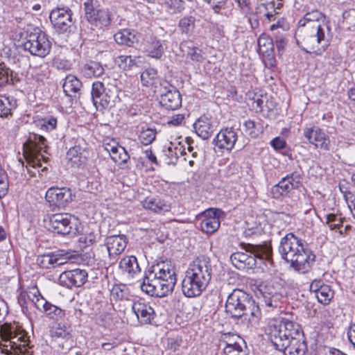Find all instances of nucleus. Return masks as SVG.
I'll return each instance as SVG.
<instances>
[{
	"label": "nucleus",
	"mask_w": 355,
	"mask_h": 355,
	"mask_svg": "<svg viewBox=\"0 0 355 355\" xmlns=\"http://www.w3.org/2000/svg\"><path fill=\"white\" fill-rule=\"evenodd\" d=\"M156 76V70L152 68L147 69L141 73V81L144 85L149 86L154 83Z\"/></svg>",
	"instance_id": "46"
},
{
	"label": "nucleus",
	"mask_w": 355,
	"mask_h": 355,
	"mask_svg": "<svg viewBox=\"0 0 355 355\" xmlns=\"http://www.w3.org/2000/svg\"><path fill=\"white\" fill-rule=\"evenodd\" d=\"M112 299L118 300H128L130 296V291L125 284H115L110 291Z\"/></svg>",
	"instance_id": "41"
},
{
	"label": "nucleus",
	"mask_w": 355,
	"mask_h": 355,
	"mask_svg": "<svg viewBox=\"0 0 355 355\" xmlns=\"http://www.w3.org/2000/svg\"><path fill=\"white\" fill-rule=\"evenodd\" d=\"M50 302H47L45 299H44L42 297H37L36 301L35 302V305L37 307V309L42 310L43 309V311H46V309H47V304H49Z\"/></svg>",
	"instance_id": "63"
},
{
	"label": "nucleus",
	"mask_w": 355,
	"mask_h": 355,
	"mask_svg": "<svg viewBox=\"0 0 355 355\" xmlns=\"http://www.w3.org/2000/svg\"><path fill=\"white\" fill-rule=\"evenodd\" d=\"M257 13L259 14L261 17H265L268 21H271L275 20V15L277 13L276 10L275 11H270L269 10V7L258 5L257 6Z\"/></svg>",
	"instance_id": "51"
},
{
	"label": "nucleus",
	"mask_w": 355,
	"mask_h": 355,
	"mask_svg": "<svg viewBox=\"0 0 355 355\" xmlns=\"http://www.w3.org/2000/svg\"><path fill=\"white\" fill-rule=\"evenodd\" d=\"M9 183L8 179H0V198L6 195Z\"/></svg>",
	"instance_id": "64"
},
{
	"label": "nucleus",
	"mask_w": 355,
	"mask_h": 355,
	"mask_svg": "<svg viewBox=\"0 0 355 355\" xmlns=\"http://www.w3.org/2000/svg\"><path fill=\"white\" fill-rule=\"evenodd\" d=\"M239 341L227 343L223 349L225 355H248L245 341L239 338Z\"/></svg>",
	"instance_id": "31"
},
{
	"label": "nucleus",
	"mask_w": 355,
	"mask_h": 355,
	"mask_svg": "<svg viewBox=\"0 0 355 355\" xmlns=\"http://www.w3.org/2000/svg\"><path fill=\"white\" fill-rule=\"evenodd\" d=\"M212 275V266L208 257L194 259L186 271L182 282V291L187 297H198L208 286Z\"/></svg>",
	"instance_id": "3"
},
{
	"label": "nucleus",
	"mask_w": 355,
	"mask_h": 355,
	"mask_svg": "<svg viewBox=\"0 0 355 355\" xmlns=\"http://www.w3.org/2000/svg\"><path fill=\"white\" fill-rule=\"evenodd\" d=\"M68 259L69 257L67 254L60 252H53L39 255L36 261L41 268L50 269L67 263Z\"/></svg>",
	"instance_id": "21"
},
{
	"label": "nucleus",
	"mask_w": 355,
	"mask_h": 355,
	"mask_svg": "<svg viewBox=\"0 0 355 355\" xmlns=\"http://www.w3.org/2000/svg\"><path fill=\"white\" fill-rule=\"evenodd\" d=\"M103 66L97 62L91 61L84 64L82 72L87 77H99L104 73Z\"/></svg>",
	"instance_id": "38"
},
{
	"label": "nucleus",
	"mask_w": 355,
	"mask_h": 355,
	"mask_svg": "<svg viewBox=\"0 0 355 355\" xmlns=\"http://www.w3.org/2000/svg\"><path fill=\"white\" fill-rule=\"evenodd\" d=\"M92 98L96 109L106 108L114 103L115 92L105 88L101 82L97 81L92 85Z\"/></svg>",
	"instance_id": "15"
},
{
	"label": "nucleus",
	"mask_w": 355,
	"mask_h": 355,
	"mask_svg": "<svg viewBox=\"0 0 355 355\" xmlns=\"http://www.w3.org/2000/svg\"><path fill=\"white\" fill-rule=\"evenodd\" d=\"M81 86V82L73 75H68L62 85L64 92L70 97H76Z\"/></svg>",
	"instance_id": "29"
},
{
	"label": "nucleus",
	"mask_w": 355,
	"mask_h": 355,
	"mask_svg": "<svg viewBox=\"0 0 355 355\" xmlns=\"http://www.w3.org/2000/svg\"><path fill=\"white\" fill-rule=\"evenodd\" d=\"M245 132L252 138H257L261 133L259 128H257L254 121L252 120L246 121L244 124Z\"/></svg>",
	"instance_id": "50"
},
{
	"label": "nucleus",
	"mask_w": 355,
	"mask_h": 355,
	"mask_svg": "<svg viewBox=\"0 0 355 355\" xmlns=\"http://www.w3.org/2000/svg\"><path fill=\"white\" fill-rule=\"evenodd\" d=\"M223 214L219 209H209L205 212V218L200 223L201 230L207 234L215 232L220 227V217Z\"/></svg>",
	"instance_id": "23"
},
{
	"label": "nucleus",
	"mask_w": 355,
	"mask_h": 355,
	"mask_svg": "<svg viewBox=\"0 0 355 355\" xmlns=\"http://www.w3.org/2000/svg\"><path fill=\"white\" fill-rule=\"evenodd\" d=\"M125 157H121L122 155H121V153L119 154V150H114L112 153H110V156L111 157V159L116 163L124 164L129 159V155L125 150V149L123 148V153Z\"/></svg>",
	"instance_id": "53"
},
{
	"label": "nucleus",
	"mask_w": 355,
	"mask_h": 355,
	"mask_svg": "<svg viewBox=\"0 0 355 355\" xmlns=\"http://www.w3.org/2000/svg\"><path fill=\"white\" fill-rule=\"evenodd\" d=\"M56 125L57 119L52 116L44 119L43 123L41 124L42 127L45 128L49 131L54 130L56 128Z\"/></svg>",
	"instance_id": "57"
},
{
	"label": "nucleus",
	"mask_w": 355,
	"mask_h": 355,
	"mask_svg": "<svg viewBox=\"0 0 355 355\" xmlns=\"http://www.w3.org/2000/svg\"><path fill=\"white\" fill-rule=\"evenodd\" d=\"M141 204L145 209L159 214L168 212L171 208L170 202L158 196H148L141 202Z\"/></svg>",
	"instance_id": "24"
},
{
	"label": "nucleus",
	"mask_w": 355,
	"mask_h": 355,
	"mask_svg": "<svg viewBox=\"0 0 355 355\" xmlns=\"http://www.w3.org/2000/svg\"><path fill=\"white\" fill-rule=\"evenodd\" d=\"M196 19L192 15H186L180 19L178 28L182 35L191 36L196 28Z\"/></svg>",
	"instance_id": "28"
},
{
	"label": "nucleus",
	"mask_w": 355,
	"mask_h": 355,
	"mask_svg": "<svg viewBox=\"0 0 355 355\" xmlns=\"http://www.w3.org/2000/svg\"><path fill=\"white\" fill-rule=\"evenodd\" d=\"M342 62V57L337 52L331 53L329 56V64L334 67L339 66Z\"/></svg>",
	"instance_id": "58"
},
{
	"label": "nucleus",
	"mask_w": 355,
	"mask_h": 355,
	"mask_svg": "<svg viewBox=\"0 0 355 355\" xmlns=\"http://www.w3.org/2000/svg\"><path fill=\"white\" fill-rule=\"evenodd\" d=\"M237 139V131L234 128H226L216 135L214 143L218 148L229 151L234 148Z\"/></svg>",
	"instance_id": "19"
},
{
	"label": "nucleus",
	"mask_w": 355,
	"mask_h": 355,
	"mask_svg": "<svg viewBox=\"0 0 355 355\" xmlns=\"http://www.w3.org/2000/svg\"><path fill=\"white\" fill-rule=\"evenodd\" d=\"M158 92L159 103L166 110H175L182 105V96L180 92L166 80L159 81Z\"/></svg>",
	"instance_id": "13"
},
{
	"label": "nucleus",
	"mask_w": 355,
	"mask_h": 355,
	"mask_svg": "<svg viewBox=\"0 0 355 355\" xmlns=\"http://www.w3.org/2000/svg\"><path fill=\"white\" fill-rule=\"evenodd\" d=\"M279 252L291 267L301 273L308 272L315 261V255L292 233L281 239Z\"/></svg>",
	"instance_id": "2"
},
{
	"label": "nucleus",
	"mask_w": 355,
	"mask_h": 355,
	"mask_svg": "<svg viewBox=\"0 0 355 355\" xmlns=\"http://www.w3.org/2000/svg\"><path fill=\"white\" fill-rule=\"evenodd\" d=\"M326 223L331 230H340L343 226V219L337 217L334 214H329L326 216Z\"/></svg>",
	"instance_id": "48"
},
{
	"label": "nucleus",
	"mask_w": 355,
	"mask_h": 355,
	"mask_svg": "<svg viewBox=\"0 0 355 355\" xmlns=\"http://www.w3.org/2000/svg\"><path fill=\"white\" fill-rule=\"evenodd\" d=\"M331 28L328 23H322L316 26H308V28H297L295 35L304 46L307 52L324 51L328 46L331 38Z\"/></svg>",
	"instance_id": "6"
},
{
	"label": "nucleus",
	"mask_w": 355,
	"mask_h": 355,
	"mask_svg": "<svg viewBox=\"0 0 355 355\" xmlns=\"http://www.w3.org/2000/svg\"><path fill=\"white\" fill-rule=\"evenodd\" d=\"M157 131L154 128L143 129L139 136V141L144 145L152 144L156 138Z\"/></svg>",
	"instance_id": "44"
},
{
	"label": "nucleus",
	"mask_w": 355,
	"mask_h": 355,
	"mask_svg": "<svg viewBox=\"0 0 355 355\" xmlns=\"http://www.w3.org/2000/svg\"><path fill=\"white\" fill-rule=\"evenodd\" d=\"M71 191L66 187H51L46 193V200L52 206H64L71 200Z\"/></svg>",
	"instance_id": "20"
},
{
	"label": "nucleus",
	"mask_w": 355,
	"mask_h": 355,
	"mask_svg": "<svg viewBox=\"0 0 355 355\" xmlns=\"http://www.w3.org/2000/svg\"><path fill=\"white\" fill-rule=\"evenodd\" d=\"M119 268L123 272H126L131 276L140 272L137 259L135 256L123 257L119 263Z\"/></svg>",
	"instance_id": "30"
},
{
	"label": "nucleus",
	"mask_w": 355,
	"mask_h": 355,
	"mask_svg": "<svg viewBox=\"0 0 355 355\" xmlns=\"http://www.w3.org/2000/svg\"><path fill=\"white\" fill-rule=\"evenodd\" d=\"M277 184L281 191H283L284 193H288L295 187L294 184L291 181V179H282Z\"/></svg>",
	"instance_id": "54"
},
{
	"label": "nucleus",
	"mask_w": 355,
	"mask_h": 355,
	"mask_svg": "<svg viewBox=\"0 0 355 355\" xmlns=\"http://www.w3.org/2000/svg\"><path fill=\"white\" fill-rule=\"evenodd\" d=\"M103 146L110 155L114 150H119V154L122 155V158L125 157L123 153V147L119 145V144L114 139H106L104 141Z\"/></svg>",
	"instance_id": "49"
},
{
	"label": "nucleus",
	"mask_w": 355,
	"mask_h": 355,
	"mask_svg": "<svg viewBox=\"0 0 355 355\" xmlns=\"http://www.w3.org/2000/svg\"><path fill=\"white\" fill-rule=\"evenodd\" d=\"M184 3L182 0H173L168 11L173 13L181 12L184 9Z\"/></svg>",
	"instance_id": "56"
},
{
	"label": "nucleus",
	"mask_w": 355,
	"mask_h": 355,
	"mask_svg": "<svg viewBox=\"0 0 355 355\" xmlns=\"http://www.w3.org/2000/svg\"><path fill=\"white\" fill-rule=\"evenodd\" d=\"M100 238L101 236L98 234L92 232L85 236V242L87 245H92L96 243Z\"/></svg>",
	"instance_id": "62"
},
{
	"label": "nucleus",
	"mask_w": 355,
	"mask_h": 355,
	"mask_svg": "<svg viewBox=\"0 0 355 355\" xmlns=\"http://www.w3.org/2000/svg\"><path fill=\"white\" fill-rule=\"evenodd\" d=\"M268 336L275 349L284 355H305L307 352L301 326L288 318L272 319L268 323Z\"/></svg>",
	"instance_id": "1"
},
{
	"label": "nucleus",
	"mask_w": 355,
	"mask_h": 355,
	"mask_svg": "<svg viewBox=\"0 0 355 355\" xmlns=\"http://www.w3.org/2000/svg\"><path fill=\"white\" fill-rule=\"evenodd\" d=\"M347 338L350 343L355 348V322H351L348 327Z\"/></svg>",
	"instance_id": "59"
},
{
	"label": "nucleus",
	"mask_w": 355,
	"mask_h": 355,
	"mask_svg": "<svg viewBox=\"0 0 355 355\" xmlns=\"http://www.w3.org/2000/svg\"><path fill=\"white\" fill-rule=\"evenodd\" d=\"M334 295V291L331 288L329 285L325 284L320 287V290L315 295V297L318 302L322 304H328Z\"/></svg>",
	"instance_id": "43"
},
{
	"label": "nucleus",
	"mask_w": 355,
	"mask_h": 355,
	"mask_svg": "<svg viewBox=\"0 0 355 355\" xmlns=\"http://www.w3.org/2000/svg\"><path fill=\"white\" fill-rule=\"evenodd\" d=\"M139 57L121 55L115 58L114 62L123 70H130L137 65Z\"/></svg>",
	"instance_id": "39"
},
{
	"label": "nucleus",
	"mask_w": 355,
	"mask_h": 355,
	"mask_svg": "<svg viewBox=\"0 0 355 355\" xmlns=\"http://www.w3.org/2000/svg\"><path fill=\"white\" fill-rule=\"evenodd\" d=\"M225 313L234 320L245 317L251 325L259 324L261 318L260 307L252 296L241 289H234L228 295Z\"/></svg>",
	"instance_id": "4"
},
{
	"label": "nucleus",
	"mask_w": 355,
	"mask_h": 355,
	"mask_svg": "<svg viewBox=\"0 0 355 355\" xmlns=\"http://www.w3.org/2000/svg\"><path fill=\"white\" fill-rule=\"evenodd\" d=\"M252 105L251 106L254 110H261L262 108V104L263 103V100L260 98L259 96L257 94H254V96L251 98Z\"/></svg>",
	"instance_id": "61"
},
{
	"label": "nucleus",
	"mask_w": 355,
	"mask_h": 355,
	"mask_svg": "<svg viewBox=\"0 0 355 355\" xmlns=\"http://www.w3.org/2000/svg\"><path fill=\"white\" fill-rule=\"evenodd\" d=\"M196 134L203 139H207L211 135L212 126L207 119L200 118L193 124Z\"/></svg>",
	"instance_id": "32"
},
{
	"label": "nucleus",
	"mask_w": 355,
	"mask_h": 355,
	"mask_svg": "<svg viewBox=\"0 0 355 355\" xmlns=\"http://www.w3.org/2000/svg\"><path fill=\"white\" fill-rule=\"evenodd\" d=\"M85 17L96 28L102 29L111 22V14L107 9L100 6L97 1L87 0L84 3Z\"/></svg>",
	"instance_id": "12"
},
{
	"label": "nucleus",
	"mask_w": 355,
	"mask_h": 355,
	"mask_svg": "<svg viewBox=\"0 0 355 355\" xmlns=\"http://www.w3.org/2000/svg\"><path fill=\"white\" fill-rule=\"evenodd\" d=\"M270 144L275 150H280L285 147L286 141L283 138L277 137L271 141Z\"/></svg>",
	"instance_id": "60"
},
{
	"label": "nucleus",
	"mask_w": 355,
	"mask_h": 355,
	"mask_svg": "<svg viewBox=\"0 0 355 355\" xmlns=\"http://www.w3.org/2000/svg\"><path fill=\"white\" fill-rule=\"evenodd\" d=\"M145 51L148 56L159 59L164 53V48L160 40L153 38L147 41Z\"/></svg>",
	"instance_id": "35"
},
{
	"label": "nucleus",
	"mask_w": 355,
	"mask_h": 355,
	"mask_svg": "<svg viewBox=\"0 0 355 355\" xmlns=\"http://www.w3.org/2000/svg\"><path fill=\"white\" fill-rule=\"evenodd\" d=\"M184 155V160L188 159L189 164L191 166L194 165V160L189 158V155L184 152L182 146H177L171 143L166 150H164V156L166 157V162L168 164H175L180 155Z\"/></svg>",
	"instance_id": "26"
},
{
	"label": "nucleus",
	"mask_w": 355,
	"mask_h": 355,
	"mask_svg": "<svg viewBox=\"0 0 355 355\" xmlns=\"http://www.w3.org/2000/svg\"><path fill=\"white\" fill-rule=\"evenodd\" d=\"M24 49L32 55L40 58L46 57L51 49V43L45 33L39 28H35L26 37Z\"/></svg>",
	"instance_id": "11"
},
{
	"label": "nucleus",
	"mask_w": 355,
	"mask_h": 355,
	"mask_svg": "<svg viewBox=\"0 0 355 355\" xmlns=\"http://www.w3.org/2000/svg\"><path fill=\"white\" fill-rule=\"evenodd\" d=\"M115 42L121 45L131 46L137 41V37L133 32L128 29H123L114 35Z\"/></svg>",
	"instance_id": "33"
},
{
	"label": "nucleus",
	"mask_w": 355,
	"mask_h": 355,
	"mask_svg": "<svg viewBox=\"0 0 355 355\" xmlns=\"http://www.w3.org/2000/svg\"><path fill=\"white\" fill-rule=\"evenodd\" d=\"M12 71L4 64H0V87L6 85L12 79Z\"/></svg>",
	"instance_id": "52"
},
{
	"label": "nucleus",
	"mask_w": 355,
	"mask_h": 355,
	"mask_svg": "<svg viewBox=\"0 0 355 355\" xmlns=\"http://www.w3.org/2000/svg\"><path fill=\"white\" fill-rule=\"evenodd\" d=\"M257 4L269 7L270 11L279 9L282 6L281 3H276L275 0H257Z\"/></svg>",
	"instance_id": "55"
},
{
	"label": "nucleus",
	"mask_w": 355,
	"mask_h": 355,
	"mask_svg": "<svg viewBox=\"0 0 355 355\" xmlns=\"http://www.w3.org/2000/svg\"><path fill=\"white\" fill-rule=\"evenodd\" d=\"M67 164L71 168L79 167L83 163V157L77 147L71 148L67 153Z\"/></svg>",
	"instance_id": "40"
},
{
	"label": "nucleus",
	"mask_w": 355,
	"mask_h": 355,
	"mask_svg": "<svg viewBox=\"0 0 355 355\" xmlns=\"http://www.w3.org/2000/svg\"><path fill=\"white\" fill-rule=\"evenodd\" d=\"M127 243L128 240L125 235H112L106 238L105 245L101 247H106L110 262L113 263L116 259V257L121 254L124 251Z\"/></svg>",
	"instance_id": "17"
},
{
	"label": "nucleus",
	"mask_w": 355,
	"mask_h": 355,
	"mask_svg": "<svg viewBox=\"0 0 355 355\" xmlns=\"http://www.w3.org/2000/svg\"><path fill=\"white\" fill-rule=\"evenodd\" d=\"M259 54L270 57L272 55L274 44L272 40L268 35L263 34L258 39Z\"/></svg>",
	"instance_id": "36"
},
{
	"label": "nucleus",
	"mask_w": 355,
	"mask_h": 355,
	"mask_svg": "<svg viewBox=\"0 0 355 355\" xmlns=\"http://www.w3.org/2000/svg\"><path fill=\"white\" fill-rule=\"evenodd\" d=\"M322 23H328L326 17L318 10L306 12L298 21L297 28H308V26H316Z\"/></svg>",
	"instance_id": "27"
},
{
	"label": "nucleus",
	"mask_w": 355,
	"mask_h": 355,
	"mask_svg": "<svg viewBox=\"0 0 355 355\" xmlns=\"http://www.w3.org/2000/svg\"><path fill=\"white\" fill-rule=\"evenodd\" d=\"M87 277L88 274L85 270L76 268L61 273L58 281L60 284L67 288L80 287L86 283Z\"/></svg>",
	"instance_id": "16"
},
{
	"label": "nucleus",
	"mask_w": 355,
	"mask_h": 355,
	"mask_svg": "<svg viewBox=\"0 0 355 355\" xmlns=\"http://www.w3.org/2000/svg\"><path fill=\"white\" fill-rule=\"evenodd\" d=\"M192 42L191 40L186 41L182 43V46L184 48L187 47V56L193 62H202L204 60L203 55H202V51L196 46H190Z\"/></svg>",
	"instance_id": "42"
},
{
	"label": "nucleus",
	"mask_w": 355,
	"mask_h": 355,
	"mask_svg": "<svg viewBox=\"0 0 355 355\" xmlns=\"http://www.w3.org/2000/svg\"><path fill=\"white\" fill-rule=\"evenodd\" d=\"M152 275L145 276L142 284H141V289L150 296L155 297V286H153Z\"/></svg>",
	"instance_id": "47"
},
{
	"label": "nucleus",
	"mask_w": 355,
	"mask_h": 355,
	"mask_svg": "<svg viewBox=\"0 0 355 355\" xmlns=\"http://www.w3.org/2000/svg\"><path fill=\"white\" fill-rule=\"evenodd\" d=\"M257 295L263 298L266 307L273 309L279 306L281 295L270 285L261 284L258 288Z\"/></svg>",
	"instance_id": "22"
},
{
	"label": "nucleus",
	"mask_w": 355,
	"mask_h": 355,
	"mask_svg": "<svg viewBox=\"0 0 355 355\" xmlns=\"http://www.w3.org/2000/svg\"><path fill=\"white\" fill-rule=\"evenodd\" d=\"M245 252H236L230 257L232 264L239 270L252 269L256 266V259L270 260L272 254V250L270 245L263 243L261 245L244 244Z\"/></svg>",
	"instance_id": "8"
},
{
	"label": "nucleus",
	"mask_w": 355,
	"mask_h": 355,
	"mask_svg": "<svg viewBox=\"0 0 355 355\" xmlns=\"http://www.w3.org/2000/svg\"><path fill=\"white\" fill-rule=\"evenodd\" d=\"M132 311L141 324H149L155 315L153 309L148 304L140 301L135 302L132 306Z\"/></svg>",
	"instance_id": "25"
},
{
	"label": "nucleus",
	"mask_w": 355,
	"mask_h": 355,
	"mask_svg": "<svg viewBox=\"0 0 355 355\" xmlns=\"http://www.w3.org/2000/svg\"><path fill=\"white\" fill-rule=\"evenodd\" d=\"M71 329L69 325L58 323L57 327H53L51 331V337L55 340H69L71 338Z\"/></svg>",
	"instance_id": "34"
},
{
	"label": "nucleus",
	"mask_w": 355,
	"mask_h": 355,
	"mask_svg": "<svg viewBox=\"0 0 355 355\" xmlns=\"http://www.w3.org/2000/svg\"><path fill=\"white\" fill-rule=\"evenodd\" d=\"M303 135L309 142L316 148L329 150L330 140L326 134L318 127H306L303 129Z\"/></svg>",
	"instance_id": "18"
},
{
	"label": "nucleus",
	"mask_w": 355,
	"mask_h": 355,
	"mask_svg": "<svg viewBox=\"0 0 355 355\" xmlns=\"http://www.w3.org/2000/svg\"><path fill=\"white\" fill-rule=\"evenodd\" d=\"M47 309L44 312L49 317L53 320L62 319L64 317V311L52 304H47Z\"/></svg>",
	"instance_id": "45"
},
{
	"label": "nucleus",
	"mask_w": 355,
	"mask_h": 355,
	"mask_svg": "<svg viewBox=\"0 0 355 355\" xmlns=\"http://www.w3.org/2000/svg\"><path fill=\"white\" fill-rule=\"evenodd\" d=\"M17 107V101L13 98L0 96V116L8 117L12 115V110Z\"/></svg>",
	"instance_id": "37"
},
{
	"label": "nucleus",
	"mask_w": 355,
	"mask_h": 355,
	"mask_svg": "<svg viewBox=\"0 0 355 355\" xmlns=\"http://www.w3.org/2000/svg\"><path fill=\"white\" fill-rule=\"evenodd\" d=\"M44 222L49 230L58 234H76L78 232V219L67 213L47 215Z\"/></svg>",
	"instance_id": "10"
},
{
	"label": "nucleus",
	"mask_w": 355,
	"mask_h": 355,
	"mask_svg": "<svg viewBox=\"0 0 355 355\" xmlns=\"http://www.w3.org/2000/svg\"><path fill=\"white\" fill-rule=\"evenodd\" d=\"M155 297H162L173 292L177 282L174 266L170 261H161L151 267Z\"/></svg>",
	"instance_id": "7"
},
{
	"label": "nucleus",
	"mask_w": 355,
	"mask_h": 355,
	"mask_svg": "<svg viewBox=\"0 0 355 355\" xmlns=\"http://www.w3.org/2000/svg\"><path fill=\"white\" fill-rule=\"evenodd\" d=\"M50 20L58 33L70 32L73 26L72 11L68 7L56 8L50 13Z\"/></svg>",
	"instance_id": "14"
},
{
	"label": "nucleus",
	"mask_w": 355,
	"mask_h": 355,
	"mask_svg": "<svg viewBox=\"0 0 355 355\" xmlns=\"http://www.w3.org/2000/svg\"><path fill=\"white\" fill-rule=\"evenodd\" d=\"M27 333L13 323L0 325V352L6 355H31Z\"/></svg>",
	"instance_id": "5"
},
{
	"label": "nucleus",
	"mask_w": 355,
	"mask_h": 355,
	"mask_svg": "<svg viewBox=\"0 0 355 355\" xmlns=\"http://www.w3.org/2000/svg\"><path fill=\"white\" fill-rule=\"evenodd\" d=\"M46 139L42 135L31 134L28 141L24 144V155L28 164L41 166V162H46L48 157Z\"/></svg>",
	"instance_id": "9"
}]
</instances>
